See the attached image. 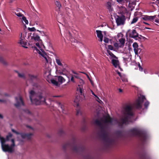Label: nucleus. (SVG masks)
<instances>
[{
	"label": "nucleus",
	"instance_id": "1",
	"mask_svg": "<svg viewBox=\"0 0 159 159\" xmlns=\"http://www.w3.org/2000/svg\"><path fill=\"white\" fill-rule=\"evenodd\" d=\"M29 97L32 104L40 105L46 103L47 93L44 91H41L36 93L34 90L29 92Z\"/></svg>",
	"mask_w": 159,
	"mask_h": 159
},
{
	"label": "nucleus",
	"instance_id": "2",
	"mask_svg": "<svg viewBox=\"0 0 159 159\" xmlns=\"http://www.w3.org/2000/svg\"><path fill=\"white\" fill-rule=\"evenodd\" d=\"M12 135L11 133H9L7 136L6 139L3 137H1V142L2 143V150L4 152H7L9 153H11L14 151V148L15 146V141L14 139H11L12 144L11 146L8 144H4L7 141H9L12 137Z\"/></svg>",
	"mask_w": 159,
	"mask_h": 159
},
{
	"label": "nucleus",
	"instance_id": "3",
	"mask_svg": "<svg viewBox=\"0 0 159 159\" xmlns=\"http://www.w3.org/2000/svg\"><path fill=\"white\" fill-rule=\"evenodd\" d=\"M132 106L130 104L127 105L124 107L122 111L124 116L121 120V124H123L128 123L129 118L128 116L133 115V112L132 111Z\"/></svg>",
	"mask_w": 159,
	"mask_h": 159
},
{
	"label": "nucleus",
	"instance_id": "4",
	"mask_svg": "<svg viewBox=\"0 0 159 159\" xmlns=\"http://www.w3.org/2000/svg\"><path fill=\"white\" fill-rule=\"evenodd\" d=\"M116 120L112 119L109 116L104 117L102 120L99 121L96 120L94 124L102 128L108 125H111L116 123Z\"/></svg>",
	"mask_w": 159,
	"mask_h": 159
},
{
	"label": "nucleus",
	"instance_id": "5",
	"mask_svg": "<svg viewBox=\"0 0 159 159\" xmlns=\"http://www.w3.org/2000/svg\"><path fill=\"white\" fill-rule=\"evenodd\" d=\"M36 45L38 47L39 50L36 47H33V48L34 51L36 50L37 53H38L39 54L42 56L44 58L46 62H48V56L47 55L46 52L44 51L43 50L42 48L43 47L44 48L45 46L43 45L40 44L39 43H36Z\"/></svg>",
	"mask_w": 159,
	"mask_h": 159
},
{
	"label": "nucleus",
	"instance_id": "6",
	"mask_svg": "<svg viewBox=\"0 0 159 159\" xmlns=\"http://www.w3.org/2000/svg\"><path fill=\"white\" fill-rule=\"evenodd\" d=\"M65 80V79L61 76H57L55 79H52L51 80L52 83L57 86H59Z\"/></svg>",
	"mask_w": 159,
	"mask_h": 159
},
{
	"label": "nucleus",
	"instance_id": "7",
	"mask_svg": "<svg viewBox=\"0 0 159 159\" xmlns=\"http://www.w3.org/2000/svg\"><path fill=\"white\" fill-rule=\"evenodd\" d=\"M56 62L57 64L60 66L59 69L57 70L58 72L60 75H64L63 72L66 71V69L65 68V66H63V65L61 63V60L58 57L56 58Z\"/></svg>",
	"mask_w": 159,
	"mask_h": 159
},
{
	"label": "nucleus",
	"instance_id": "8",
	"mask_svg": "<svg viewBox=\"0 0 159 159\" xmlns=\"http://www.w3.org/2000/svg\"><path fill=\"white\" fill-rule=\"evenodd\" d=\"M145 100H146L145 96H141L134 104V107L137 109L141 108L142 107V103Z\"/></svg>",
	"mask_w": 159,
	"mask_h": 159
},
{
	"label": "nucleus",
	"instance_id": "9",
	"mask_svg": "<svg viewBox=\"0 0 159 159\" xmlns=\"http://www.w3.org/2000/svg\"><path fill=\"white\" fill-rule=\"evenodd\" d=\"M11 130L12 132L16 134H20L22 138L25 139L27 140L30 139L33 136V134L30 133L29 134H25L23 133H19V132L16 131L13 129H12Z\"/></svg>",
	"mask_w": 159,
	"mask_h": 159
},
{
	"label": "nucleus",
	"instance_id": "10",
	"mask_svg": "<svg viewBox=\"0 0 159 159\" xmlns=\"http://www.w3.org/2000/svg\"><path fill=\"white\" fill-rule=\"evenodd\" d=\"M126 20L125 16L124 15L117 16L116 19V21L117 26L123 25Z\"/></svg>",
	"mask_w": 159,
	"mask_h": 159
},
{
	"label": "nucleus",
	"instance_id": "11",
	"mask_svg": "<svg viewBox=\"0 0 159 159\" xmlns=\"http://www.w3.org/2000/svg\"><path fill=\"white\" fill-rule=\"evenodd\" d=\"M127 33L129 37L136 39H137V38L139 36V34L135 29L129 30Z\"/></svg>",
	"mask_w": 159,
	"mask_h": 159
},
{
	"label": "nucleus",
	"instance_id": "12",
	"mask_svg": "<svg viewBox=\"0 0 159 159\" xmlns=\"http://www.w3.org/2000/svg\"><path fill=\"white\" fill-rule=\"evenodd\" d=\"M16 103L15 104V106L16 107H18L24 105L23 101L20 96H19L16 97Z\"/></svg>",
	"mask_w": 159,
	"mask_h": 159
},
{
	"label": "nucleus",
	"instance_id": "13",
	"mask_svg": "<svg viewBox=\"0 0 159 159\" xmlns=\"http://www.w3.org/2000/svg\"><path fill=\"white\" fill-rule=\"evenodd\" d=\"M102 138L104 142L107 144H109L111 142V140L108 134L105 133L102 136Z\"/></svg>",
	"mask_w": 159,
	"mask_h": 159
},
{
	"label": "nucleus",
	"instance_id": "14",
	"mask_svg": "<svg viewBox=\"0 0 159 159\" xmlns=\"http://www.w3.org/2000/svg\"><path fill=\"white\" fill-rule=\"evenodd\" d=\"M156 16H148L144 15L142 17V19L146 21H153L154 18H155Z\"/></svg>",
	"mask_w": 159,
	"mask_h": 159
},
{
	"label": "nucleus",
	"instance_id": "15",
	"mask_svg": "<svg viewBox=\"0 0 159 159\" xmlns=\"http://www.w3.org/2000/svg\"><path fill=\"white\" fill-rule=\"evenodd\" d=\"M82 101L81 97L80 95H77L74 100V105L76 107H78L79 105V102Z\"/></svg>",
	"mask_w": 159,
	"mask_h": 159
},
{
	"label": "nucleus",
	"instance_id": "16",
	"mask_svg": "<svg viewBox=\"0 0 159 159\" xmlns=\"http://www.w3.org/2000/svg\"><path fill=\"white\" fill-rule=\"evenodd\" d=\"M133 48L134 51L136 55H138L139 50L140 48H139V45L136 42L134 43L133 44Z\"/></svg>",
	"mask_w": 159,
	"mask_h": 159
},
{
	"label": "nucleus",
	"instance_id": "17",
	"mask_svg": "<svg viewBox=\"0 0 159 159\" xmlns=\"http://www.w3.org/2000/svg\"><path fill=\"white\" fill-rule=\"evenodd\" d=\"M79 82L81 84H79L78 86L79 87L77 88V90L78 91H79L80 93L81 94V96H82V91L83 89L82 87H81V86L83 85L84 84V81L83 80L81 79H80L79 80Z\"/></svg>",
	"mask_w": 159,
	"mask_h": 159
},
{
	"label": "nucleus",
	"instance_id": "18",
	"mask_svg": "<svg viewBox=\"0 0 159 159\" xmlns=\"http://www.w3.org/2000/svg\"><path fill=\"white\" fill-rule=\"evenodd\" d=\"M21 11L24 12V11L21 9L20 8H17L16 10V11H14L13 12V13L19 17H22L24 15L21 13L20 12Z\"/></svg>",
	"mask_w": 159,
	"mask_h": 159
},
{
	"label": "nucleus",
	"instance_id": "19",
	"mask_svg": "<svg viewBox=\"0 0 159 159\" xmlns=\"http://www.w3.org/2000/svg\"><path fill=\"white\" fill-rule=\"evenodd\" d=\"M28 75V78L31 80H36L38 78V75L36 74H29Z\"/></svg>",
	"mask_w": 159,
	"mask_h": 159
},
{
	"label": "nucleus",
	"instance_id": "20",
	"mask_svg": "<svg viewBox=\"0 0 159 159\" xmlns=\"http://www.w3.org/2000/svg\"><path fill=\"white\" fill-rule=\"evenodd\" d=\"M112 63L115 67H117L119 66V61L116 59H112Z\"/></svg>",
	"mask_w": 159,
	"mask_h": 159
},
{
	"label": "nucleus",
	"instance_id": "21",
	"mask_svg": "<svg viewBox=\"0 0 159 159\" xmlns=\"http://www.w3.org/2000/svg\"><path fill=\"white\" fill-rule=\"evenodd\" d=\"M96 32L97 33V37L100 39L99 41L102 42V41L103 35L102 31L100 30H97Z\"/></svg>",
	"mask_w": 159,
	"mask_h": 159
},
{
	"label": "nucleus",
	"instance_id": "22",
	"mask_svg": "<svg viewBox=\"0 0 159 159\" xmlns=\"http://www.w3.org/2000/svg\"><path fill=\"white\" fill-rule=\"evenodd\" d=\"M112 4L111 2H107L106 6L107 9L110 13L112 12L113 10V9L112 7Z\"/></svg>",
	"mask_w": 159,
	"mask_h": 159
},
{
	"label": "nucleus",
	"instance_id": "23",
	"mask_svg": "<svg viewBox=\"0 0 159 159\" xmlns=\"http://www.w3.org/2000/svg\"><path fill=\"white\" fill-rule=\"evenodd\" d=\"M119 44L120 46L123 47L125 45V38H123L119 39Z\"/></svg>",
	"mask_w": 159,
	"mask_h": 159
},
{
	"label": "nucleus",
	"instance_id": "24",
	"mask_svg": "<svg viewBox=\"0 0 159 159\" xmlns=\"http://www.w3.org/2000/svg\"><path fill=\"white\" fill-rule=\"evenodd\" d=\"M18 43L22 45V46L25 48H27L28 47L26 46L27 43L24 40H19Z\"/></svg>",
	"mask_w": 159,
	"mask_h": 159
},
{
	"label": "nucleus",
	"instance_id": "25",
	"mask_svg": "<svg viewBox=\"0 0 159 159\" xmlns=\"http://www.w3.org/2000/svg\"><path fill=\"white\" fill-rule=\"evenodd\" d=\"M120 13L121 14H124L126 12V8L123 7H121L119 8Z\"/></svg>",
	"mask_w": 159,
	"mask_h": 159
},
{
	"label": "nucleus",
	"instance_id": "26",
	"mask_svg": "<svg viewBox=\"0 0 159 159\" xmlns=\"http://www.w3.org/2000/svg\"><path fill=\"white\" fill-rule=\"evenodd\" d=\"M21 21L24 24H28L29 23V22L28 20L27 19L26 17L24 16L21 18Z\"/></svg>",
	"mask_w": 159,
	"mask_h": 159
},
{
	"label": "nucleus",
	"instance_id": "27",
	"mask_svg": "<svg viewBox=\"0 0 159 159\" xmlns=\"http://www.w3.org/2000/svg\"><path fill=\"white\" fill-rule=\"evenodd\" d=\"M26 35V33L24 32L21 33L20 36V40H24L25 38V37Z\"/></svg>",
	"mask_w": 159,
	"mask_h": 159
},
{
	"label": "nucleus",
	"instance_id": "28",
	"mask_svg": "<svg viewBox=\"0 0 159 159\" xmlns=\"http://www.w3.org/2000/svg\"><path fill=\"white\" fill-rule=\"evenodd\" d=\"M3 66H5L7 65V61L3 58H1V64Z\"/></svg>",
	"mask_w": 159,
	"mask_h": 159
},
{
	"label": "nucleus",
	"instance_id": "29",
	"mask_svg": "<svg viewBox=\"0 0 159 159\" xmlns=\"http://www.w3.org/2000/svg\"><path fill=\"white\" fill-rule=\"evenodd\" d=\"M120 77L123 82H127L128 81V80L125 75L122 74V75Z\"/></svg>",
	"mask_w": 159,
	"mask_h": 159
},
{
	"label": "nucleus",
	"instance_id": "30",
	"mask_svg": "<svg viewBox=\"0 0 159 159\" xmlns=\"http://www.w3.org/2000/svg\"><path fill=\"white\" fill-rule=\"evenodd\" d=\"M131 132L134 135H137L139 133V130L136 129H133L131 130Z\"/></svg>",
	"mask_w": 159,
	"mask_h": 159
},
{
	"label": "nucleus",
	"instance_id": "31",
	"mask_svg": "<svg viewBox=\"0 0 159 159\" xmlns=\"http://www.w3.org/2000/svg\"><path fill=\"white\" fill-rule=\"evenodd\" d=\"M138 18L137 17L135 16L131 22V24H133L136 23L138 20Z\"/></svg>",
	"mask_w": 159,
	"mask_h": 159
},
{
	"label": "nucleus",
	"instance_id": "32",
	"mask_svg": "<svg viewBox=\"0 0 159 159\" xmlns=\"http://www.w3.org/2000/svg\"><path fill=\"white\" fill-rule=\"evenodd\" d=\"M18 76L19 77L21 78H24V79L25 78V75L23 73H20L19 72H18Z\"/></svg>",
	"mask_w": 159,
	"mask_h": 159
},
{
	"label": "nucleus",
	"instance_id": "33",
	"mask_svg": "<svg viewBox=\"0 0 159 159\" xmlns=\"http://www.w3.org/2000/svg\"><path fill=\"white\" fill-rule=\"evenodd\" d=\"M33 38H34V39L35 40H37V41H39V40H40V37L38 35H34V37H33Z\"/></svg>",
	"mask_w": 159,
	"mask_h": 159
},
{
	"label": "nucleus",
	"instance_id": "34",
	"mask_svg": "<svg viewBox=\"0 0 159 159\" xmlns=\"http://www.w3.org/2000/svg\"><path fill=\"white\" fill-rule=\"evenodd\" d=\"M117 38L119 39L120 38H123V34L121 33H118L117 35Z\"/></svg>",
	"mask_w": 159,
	"mask_h": 159
},
{
	"label": "nucleus",
	"instance_id": "35",
	"mask_svg": "<svg viewBox=\"0 0 159 159\" xmlns=\"http://www.w3.org/2000/svg\"><path fill=\"white\" fill-rule=\"evenodd\" d=\"M55 3L57 7H58L59 8H60L61 7V4L59 2L57 1Z\"/></svg>",
	"mask_w": 159,
	"mask_h": 159
},
{
	"label": "nucleus",
	"instance_id": "36",
	"mask_svg": "<svg viewBox=\"0 0 159 159\" xmlns=\"http://www.w3.org/2000/svg\"><path fill=\"white\" fill-rule=\"evenodd\" d=\"M114 46L116 47V48H118L119 47H121L120 46V44H119L118 43H114Z\"/></svg>",
	"mask_w": 159,
	"mask_h": 159
},
{
	"label": "nucleus",
	"instance_id": "37",
	"mask_svg": "<svg viewBox=\"0 0 159 159\" xmlns=\"http://www.w3.org/2000/svg\"><path fill=\"white\" fill-rule=\"evenodd\" d=\"M109 39L105 37L104 39V41L106 43H108L109 42Z\"/></svg>",
	"mask_w": 159,
	"mask_h": 159
},
{
	"label": "nucleus",
	"instance_id": "38",
	"mask_svg": "<svg viewBox=\"0 0 159 159\" xmlns=\"http://www.w3.org/2000/svg\"><path fill=\"white\" fill-rule=\"evenodd\" d=\"M51 70V69H50V68H49L48 70L47 71H46V72H45V74L47 73L48 75H50Z\"/></svg>",
	"mask_w": 159,
	"mask_h": 159
},
{
	"label": "nucleus",
	"instance_id": "39",
	"mask_svg": "<svg viewBox=\"0 0 159 159\" xmlns=\"http://www.w3.org/2000/svg\"><path fill=\"white\" fill-rule=\"evenodd\" d=\"M28 30L30 31H34L36 30V29H35V28L34 27H32V28H29Z\"/></svg>",
	"mask_w": 159,
	"mask_h": 159
},
{
	"label": "nucleus",
	"instance_id": "40",
	"mask_svg": "<svg viewBox=\"0 0 159 159\" xmlns=\"http://www.w3.org/2000/svg\"><path fill=\"white\" fill-rule=\"evenodd\" d=\"M108 48L109 49L112 50H113V47L111 45H109L108 46Z\"/></svg>",
	"mask_w": 159,
	"mask_h": 159
},
{
	"label": "nucleus",
	"instance_id": "41",
	"mask_svg": "<svg viewBox=\"0 0 159 159\" xmlns=\"http://www.w3.org/2000/svg\"><path fill=\"white\" fill-rule=\"evenodd\" d=\"M37 31L39 32H40L41 33V35L42 36H43L45 35V34L43 31H41L39 30H37Z\"/></svg>",
	"mask_w": 159,
	"mask_h": 159
},
{
	"label": "nucleus",
	"instance_id": "42",
	"mask_svg": "<svg viewBox=\"0 0 159 159\" xmlns=\"http://www.w3.org/2000/svg\"><path fill=\"white\" fill-rule=\"evenodd\" d=\"M149 102L148 101L146 102L144 104L145 107L146 108H147L149 105Z\"/></svg>",
	"mask_w": 159,
	"mask_h": 159
},
{
	"label": "nucleus",
	"instance_id": "43",
	"mask_svg": "<svg viewBox=\"0 0 159 159\" xmlns=\"http://www.w3.org/2000/svg\"><path fill=\"white\" fill-rule=\"evenodd\" d=\"M138 66H139V70L141 71H142L143 70V68L139 64Z\"/></svg>",
	"mask_w": 159,
	"mask_h": 159
},
{
	"label": "nucleus",
	"instance_id": "44",
	"mask_svg": "<svg viewBox=\"0 0 159 159\" xmlns=\"http://www.w3.org/2000/svg\"><path fill=\"white\" fill-rule=\"evenodd\" d=\"M96 100L98 102H99L100 103L101 102H102V101L99 98L98 96L96 97Z\"/></svg>",
	"mask_w": 159,
	"mask_h": 159
},
{
	"label": "nucleus",
	"instance_id": "45",
	"mask_svg": "<svg viewBox=\"0 0 159 159\" xmlns=\"http://www.w3.org/2000/svg\"><path fill=\"white\" fill-rule=\"evenodd\" d=\"M25 112L28 114H31V112L30 111L28 110H26L25 111Z\"/></svg>",
	"mask_w": 159,
	"mask_h": 159
},
{
	"label": "nucleus",
	"instance_id": "46",
	"mask_svg": "<svg viewBox=\"0 0 159 159\" xmlns=\"http://www.w3.org/2000/svg\"><path fill=\"white\" fill-rule=\"evenodd\" d=\"M59 106L61 107V108L63 110V107L62 105L60 103H58Z\"/></svg>",
	"mask_w": 159,
	"mask_h": 159
},
{
	"label": "nucleus",
	"instance_id": "47",
	"mask_svg": "<svg viewBox=\"0 0 159 159\" xmlns=\"http://www.w3.org/2000/svg\"><path fill=\"white\" fill-rule=\"evenodd\" d=\"M70 80L71 81H72L73 82H75V81L74 80V78L73 76H72Z\"/></svg>",
	"mask_w": 159,
	"mask_h": 159
},
{
	"label": "nucleus",
	"instance_id": "48",
	"mask_svg": "<svg viewBox=\"0 0 159 159\" xmlns=\"http://www.w3.org/2000/svg\"><path fill=\"white\" fill-rule=\"evenodd\" d=\"M91 92L93 95L96 98L97 96L93 92V91L91 90Z\"/></svg>",
	"mask_w": 159,
	"mask_h": 159
},
{
	"label": "nucleus",
	"instance_id": "49",
	"mask_svg": "<svg viewBox=\"0 0 159 159\" xmlns=\"http://www.w3.org/2000/svg\"><path fill=\"white\" fill-rule=\"evenodd\" d=\"M117 1L119 3H121L123 1V0H117Z\"/></svg>",
	"mask_w": 159,
	"mask_h": 159
},
{
	"label": "nucleus",
	"instance_id": "50",
	"mask_svg": "<svg viewBox=\"0 0 159 159\" xmlns=\"http://www.w3.org/2000/svg\"><path fill=\"white\" fill-rule=\"evenodd\" d=\"M117 74L119 75V76L120 77L122 75V74H121L120 72L119 71L117 72Z\"/></svg>",
	"mask_w": 159,
	"mask_h": 159
},
{
	"label": "nucleus",
	"instance_id": "51",
	"mask_svg": "<svg viewBox=\"0 0 159 159\" xmlns=\"http://www.w3.org/2000/svg\"><path fill=\"white\" fill-rule=\"evenodd\" d=\"M155 21L157 23H159V19H156L155 20Z\"/></svg>",
	"mask_w": 159,
	"mask_h": 159
},
{
	"label": "nucleus",
	"instance_id": "52",
	"mask_svg": "<svg viewBox=\"0 0 159 159\" xmlns=\"http://www.w3.org/2000/svg\"><path fill=\"white\" fill-rule=\"evenodd\" d=\"M118 90L119 92L120 93H121L122 92V90L121 89H119Z\"/></svg>",
	"mask_w": 159,
	"mask_h": 159
},
{
	"label": "nucleus",
	"instance_id": "53",
	"mask_svg": "<svg viewBox=\"0 0 159 159\" xmlns=\"http://www.w3.org/2000/svg\"><path fill=\"white\" fill-rule=\"evenodd\" d=\"M15 0H10L9 2L11 3H12Z\"/></svg>",
	"mask_w": 159,
	"mask_h": 159
},
{
	"label": "nucleus",
	"instance_id": "54",
	"mask_svg": "<svg viewBox=\"0 0 159 159\" xmlns=\"http://www.w3.org/2000/svg\"><path fill=\"white\" fill-rule=\"evenodd\" d=\"M34 87H38V86H39L38 85V84H34Z\"/></svg>",
	"mask_w": 159,
	"mask_h": 159
},
{
	"label": "nucleus",
	"instance_id": "55",
	"mask_svg": "<svg viewBox=\"0 0 159 159\" xmlns=\"http://www.w3.org/2000/svg\"><path fill=\"white\" fill-rule=\"evenodd\" d=\"M107 52H108L109 53V54L110 55H111V54H112V53L110 52V51L108 50V51H107Z\"/></svg>",
	"mask_w": 159,
	"mask_h": 159
},
{
	"label": "nucleus",
	"instance_id": "56",
	"mask_svg": "<svg viewBox=\"0 0 159 159\" xmlns=\"http://www.w3.org/2000/svg\"><path fill=\"white\" fill-rule=\"evenodd\" d=\"M143 23L144 24H145L146 25H149V24H148V23H146V22H143Z\"/></svg>",
	"mask_w": 159,
	"mask_h": 159
},
{
	"label": "nucleus",
	"instance_id": "57",
	"mask_svg": "<svg viewBox=\"0 0 159 159\" xmlns=\"http://www.w3.org/2000/svg\"><path fill=\"white\" fill-rule=\"evenodd\" d=\"M72 72L73 73H74V74H77V73L76 72H74V71H72Z\"/></svg>",
	"mask_w": 159,
	"mask_h": 159
},
{
	"label": "nucleus",
	"instance_id": "58",
	"mask_svg": "<svg viewBox=\"0 0 159 159\" xmlns=\"http://www.w3.org/2000/svg\"><path fill=\"white\" fill-rule=\"evenodd\" d=\"M60 96H53V97H59Z\"/></svg>",
	"mask_w": 159,
	"mask_h": 159
},
{
	"label": "nucleus",
	"instance_id": "59",
	"mask_svg": "<svg viewBox=\"0 0 159 159\" xmlns=\"http://www.w3.org/2000/svg\"><path fill=\"white\" fill-rule=\"evenodd\" d=\"M0 102H4V101L3 100H1Z\"/></svg>",
	"mask_w": 159,
	"mask_h": 159
},
{
	"label": "nucleus",
	"instance_id": "60",
	"mask_svg": "<svg viewBox=\"0 0 159 159\" xmlns=\"http://www.w3.org/2000/svg\"><path fill=\"white\" fill-rule=\"evenodd\" d=\"M145 28L146 29H151L150 28H148V27H145Z\"/></svg>",
	"mask_w": 159,
	"mask_h": 159
},
{
	"label": "nucleus",
	"instance_id": "61",
	"mask_svg": "<svg viewBox=\"0 0 159 159\" xmlns=\"http://www.w3.org/2000/svg\"><path fill=\"white\" fill-rule=\"evenodd\" d=\"M0 116H1V119L3 118V116L1 115Z\"/></svg>",
	"mask_w": 159,
	"mask_h": 159
},
{
	"label": "nucleus",
	"instance_id": "62",
	"mask_svg": "<svg viewBox=\"0 0 159 159\" xmlns=\"http://www.w3.org/2000/svg\"><path fill=\"white\" fill-rule=\"evenodd\" d=\"M75 77L76 78H79V77L77 76H75Z\"/></svg>",
	"mask_w": 159,
	"mask_h": 159
},
{
	"label": "nucleus",
	"instance_id": "63",
	"mask_svg": "<svg viewBox=\"0 0 159 159\" xmlns=\"http://www.w3.org/2000/svg\"><path fill=\"white\" fill-rule=\"evenodd\" d=\"M79 114V111H78L77 113V115H78Z\"/></svg>",
	"mask_w": 159,
	"mask_h": 159
},
{
	"label": "nucleus",
	"instance_id": "64",
	"mask_svg": "<svg viewBox=\"0 0 159 159\" xmlns=\"http://www.w3.org/2000/svg\"><path fill=\"white\" fill-rule=\"evenodd\" d=\"M126 59V58H124V60H125Z\"/></svg>",
	"mask_w": 159,
	"mask_h": 159
}]
</instances>
